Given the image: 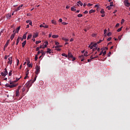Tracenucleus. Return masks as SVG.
<instances>
[{"mask_svg":"<svg viewBox=\"0 0 130 130\" xmlns=\"http://www.w3.org/2000/svg\"><path fill=\"white\" fill-rule=\"evenodd\" d=\"M33 84V82H32V80L28 81L25 85V86L27 88V91H29V88L31 86H32V84Z\"/></svg>","mask_w":130,"mask_h":130,"instance_id":"nucleus-1","label":"nucleus"},{"mask_svg":"<svg viewBox=\"0 0 130 130\" xmlns=\"http://www.w3.org/2000/svg\"><path fill=\"white\" fill-rule=\"evenodd\" d=\"M10 85L9 84H6V87H9V88H15V87H17V84H14V82H10Z\"/></svg>","mask_w":130,"mask_h":130,"instance_id":"nucleus-2","label":"nucleus"},{"mask_svg":"<svg viewBox=\"0 0 130 130\" xmlns=\"http://www.w3.org/2000/svg\"><path fill=\"white\" fill-rule=\"evenodd\" d=\"M36 71L35 72V74H36L37 75H38V74H39V73L40 72V67L38 66H36Z\"/></svg>","mask_w":130,"mask_h":130,"instance_id":"nucleus-3","label":"nucleus"},{"mask_svg":"<svg viewBox=\"0 0 130 130\" xmlns=\"http://www.w3.org/2000/svg\"><path fill=\"white\" fill-rule=\"evenodd\" d=\"M12 63H13V58L12 57H10L8 58V63H9L10 64H12Z\"/></svg>","mask_w":130,"mask_h":130,"instance_id":"nucleus-4","label":"nucleus"},{"mask_svg":"<svg viewBox=\"0 0 130 130\" xmlns=\"http://www.w3.org/2000/svg\"><path fill=\"white\" fill-rule=\"evenodd\" d=\"M15 35H16V32H15V30H13V34H12L10 37V39L11 40H13L14 39Z\"/></svg>","mask_w":130,"mask_h":130,"instance_id":"nucleus-5","label":"nucleus"},{"mask_svg":"<svg viewBox=\"0 0 130 130\" xmlns=\"http://www.w3.org/2000/svg\"><path fill=\"white\" fill-rule=\"evenodd\" d=\"M80 58L81 59V61H84L85 60V57H84V55H81L79 56Z\"/></svg>","mask_w":130,"mask_h":130,"instance_id":"nucleus-6","label":"nucleus"},{"mask_svg":"<svg viewBox=\"0 0 130 130\" xmlns=\"http://www.w3.org/2000/svg\"><path fill=\"white\" fill-rule=\"evenodd\" d=\"M68 57H69V58H73V57H74V56L73 55L72 53L69 52Z\"/></svg>","mask_w":130,"mask_h":130,"instance_id":"nucleus-7","label":"nucleus"},{"mask_svg":"<svg viewBox=\"0 0 130 130\" xmlns=\"http://www.w3.org/2000/svg\"><path fill=\"white\" fill-rule=\"evenodd\" d=\"M23 7V5H21V6H19L16 10L15 12H18V11H20L21 10V8Z\"/></svg>","mask_w":130,"mask_h":130,"instance_id":"nucleus-8","label":"nucleus"},{"mask_svg":"<svg viewBox=\"0 0 130 130\" xmlns=\"http://www.w3.org/2000/svg\"><path fill=\"white\" fill-rule=\"evenodd\" d=\"M9 43H10V40H7L5 46V48H7L8 47V46L9 45Z\"/></svg>","mask_w":130,"mask_h":130,"instance_id":"nucleus-9","label":"nucleus"},{"mask_svg":"<svg viewBox=\"0 0 130 130\" xmlns=\"http://www.w3.org/2000/svg\"><path fill=\"white\" fill-rule=\"evenodd\" d=\"M51 23H52V24H53L54 25H57V23H56V21H55L54 20H52L51 21Z\"/></svg>","mask_w":130,"mask_h":130,"instance_id":"nucleus-10","label":"nucleus"},{"mask_svg":"<svg viewBox=\"0 0 130 130\" xmlns=\"http://www.w3.org/2000/svg\"><path fill=\"white\" fill-rule=\"evenodd\" d=\"M88 47L90 48V49H93V47H94L93 46V43H91L90 45L88 46Z\"/></svg>","mask_w":130,"mask_h":130,"instance_id":"nucleus-11","label":"nucleus"},{"mask_svg":"<svg viewBox=\"0 0 130 130\" xmlns=\"http://www.w3.org/2000/svg\"><path fill=\"white\" fill-rule=\"evenodd\" d=\"M28 32H26L25 34H24L22 37V38L24 39H26V38H27V34Z\"/></svg>","mask_w":130,"mask_h":130,"instance_id":"nucleus-12","label":"nucleus"},{"mask_svg":"<svg viewBox=\"0 0 130 130\" xmlns=\"http://www.w3.org/2000/svg\"><path fill=\"white\" fill-rule=\"evenodd\" d=\"M19 88L16 90V96H17V97H18V96H19Z\"/></svg>","mask_w":130,"mask_h":130,"instance_id":"nucleus-13","label":"nucleus"},{"mask_svg":"<svg viewBox=\"0 0 130 130\" xmlns=\"http://www.w3.org/2000/svg\"><path fill=\"white\" fill-rule=\"evenodd\" d=\"M38 36V32H36V34H34L33 35V38H36Z\"/></svg>","mask_w":130,"mask_h":130,"instance_id":"nucleus-14","label":"nucleus"},{"mask_svg":"<svg viewBox=\"0 0 130 130\" xmlns=\"http://www.w3.org/2000/svg\"><path fill=\"white\" fill-rule=\"evenodd\" d=\"M4 73V74L6 75V76H7V75H8V71L7 70V68H5V71H4V72H3Z\"/></svg>","mask_w":130,"mask_h":130,"instance_id":"nucleus-15","label":"nucleus"},{"mask_svg":"<svg viewBox=\"0 0 130 130\" xmlns=\"http://www.w3.org/2000/svg\"><path fill=\"white\" fill-rule=\"evenodd\" d=\"M125 6H126V7H129L130 6V3H129L127 2H126L125 3Z\"/></svg>","mask_w":130,"mask_h":130,"instance_id":"nucleus-16","label":"nucleus"},{"mask_svg":"<svg viewBox=\"0 0 130 130\" xmlns=\"http://www.w3.org/2000/svg\"><path fill=\"white\" fill-rule=\"evenodd\" d=\"M19 42H20V37H19L17 39L16 45H18V44H19Z\"/></svg>","mask_w":130,"mask_h":130,"instance_id":"nucleus-17","label":"nucleus"},{"mask_svg":"<svg viewBox=\"0 0 130 130\" xmlns=\"http://www.w3.org/2000/svg\"><path fill=\"white\" fill-rule=\"evenodd\" d=\"M26 41H24L22 43V47L24 48L25 47V46L26 45Z\"/></svg>","mask_w":130,"mask_h":130,"instance_id":"nucleus-18","label":"nucleus"},{"mask_svg":"<svg viewBox=\"0 0 130 130\" xmlns=\"http://www.w3.org/2000/svg\"><path fill=\"white\" fill-rule=\"evenodd\" d=\"M52 37V38H58V35H53Z\"/></svg>","mask_w":130,"mask_h":130,"instance_id":"nucleus-19","label":"nucleus"},{"mask_svg":"<svg viewBox=\"0 0 130 130\" xmlns=\"http://www.w3.org/2000/svg\"><path fill=\"white\" fill-rule=\"evenodd\" d=\"M20 27L19 26V27H18L16 28V33H18V32H19V31H20Z\"/></svg>","mask_w":130,"mask_h":130,"instance_id":"nucleus-20","label":"nucleus"},{"mask_svg":"<svg viewBox=\"0 0 130 130\" xmlns=\"http://www.w3.org/2000/svg\"><path fill=\"white\" fill-rule=\"evenodd\" d=\"M71 11H72L73 12H76V11H77V9H76V8H74V7L71 8Z\"/></svg>","mask_w":130,"mask_h":130,"instance_id":"nucleus-21","label":"nucleus"},{"mask_svg":"<svg viewBox=\"0 0 130 130\" xmlns=\"http://www.w3.org/2000/svg\"><path fill=\"white\" fill-rule=\"evenodd\" d=\"M31 37H32V35H29L27 36V40H29V39H30V38H31Z\"/></svg>","mask_w":130,"mask_h":130,"instance_id":"nucleus-22","label":"nucleus"},{"mask_svg":"<svg viewBox=\"0 0 130 130\" xmlns=\"http://www.w3.org/2000/svg\"><path fill=\"white\" fill-rule=\"evenodd\" d=\"M51 50L50 49H47V53H51Z\"/></svg>","mask_w":130,"mask_h":130,"instance_id":"nucleus-23","label":"nucleus"},{"mask_svg":"<svg viewBox=\"0 0 130 130\" xmlns=\"http://www.w3.org/2000/svg\"><path fill=\"white\" fill-rule=\"evenodd\" d=\"M61 55H62V56H65V57H68V55H67L66 53H62L61 54Z\"/></svg>","mask_w":130,"mask_h":130,"instance_id":"nucleus-24","label":"nucleus"},{"mask_svg":"<svg viewBox=\"0 0 130 130\" xmlns=\"http://www.w3.org/2000/svg\"><path fill=\"white\" fill-rule=\"evenodd\" d=\"M78 3V4H79V5H80V6H83V3H82V2H81V1H79V2H77Z\"/></svg>","mask_w":130,"mask_h":130,"instance_id":"nucleus-25","label":"nucleus"},{"mask_svg":"<svg viewBox=\"0 0 130 130\" xmlns=\"http://www.w3.org/2000/svg\"><path fill=\"white\" fill-rule=\"evenodd\" d=\"M89 14H92V13H95V11L93 10H91L89 12Z\"/></svg>","mask_w":130,"mask_h":130,"instance_id":"nucleus-26","label":"nucleus"},{"mask_svg":"<svg viewBox=\"0 0 130 130\" xmlns=\"http://www.w3.org/2000/svg\"><path fill=\"white\" fill-rule=\"evenodd\" d=\"M28 75H29V70L26 69V76H28Z\"/></svg>","mask_w":130,"mask_h":130,"instance_id":"nucleus-27","label":"nucleus"},{"mask_svg":"<svg viewBox=\"0 0 130 130\" xmlns=\"http://www.w3.org/2000/svg\"><path fill=\"white\" fill-rule=\"evenodd\" d=\"M62 40H64V41H69V39L66 38H62Z\"/></svg>","mask_w":130,"mask_h":130,"instance_id":"nucleus-28","label":"nucleus"},{"mask_svg":"<svg viewBox=\"0 0 130 130\" xmlns=\"http://www.w3.org/2000/svg\"><path fill=\"white\" fill-rule=\"evenodd\" d=\"M7 17V18H12V15L10 14H8Z\"/></svg>","mask_w":130,"mask_h":130,"instance_id":"nucleus-29","label":"nucleus"},{"mask_svg":"<svg viewBox=\"0 0 130 130\" xmlns=\"http://www.w3.org/2000/svg\"><path fill=\"white\" fill-rule=\"evenodd\" d=\"M84 56H88V52H85L84 53Z\"/></svg>","mask_w":130,"mask_h":130,"instance_id":"nucleus-30","label":"nucleus"},{"mask_svg":"<svg viewBox=\"0 0 130 130\" xmlns=\"http://www.w3.org/2000/svg\"><path fill=\"white\" fill-rule=\"evenodd\" d=\"M61 45H57L55 47V48H59V47H61Z\"/></svg>","mask_w":130,"mask_h":130,"instance_id":"nucleus-31","label":"nucleus"},{"mask_svg":"<svg viewBox=\"0 0 130 130\" xmlns=\"http://www.w3.org/2000/svg\"><path fill=\"white\" fill-rule=\"evenodd\" d=\"M121 29H122V27H121L118 28V29H117V32H120V31H121Z\"/></svg>","mask_w":130,"mask_h":130,"instance_id":"nucleus-32","label":"nucleus"},{"mask_svg":"<svg viewBox=\"0 0 130 130\" xmlns=\"http://www.w3.org/2000/svg\"><path fill=\"white\" fill-rule=\"evenodd\" d=\"M32 64H33L32 63L28 64V65H27L28 67V68H32Z\"/></svg>","mask_w":130,"mask_h":130,"instance_id":"nucleus-33","label":"nucleus"},{"mask_svg":"<svg viewBox=\"0 0 130 130\" xmlns=\"http://www.w3.org/2000/svg\"><path fill=\"white\" fill-rule=\"evenodd\" d=\"M39 43H41V41H38L36 42V44H39Z\"/></svg>","mask_w":130,"mask_h":130,"instance_id":"nucleus-34","label":"nucleus"},{"mask_svg":"<svg viewBox=\"0 0 130 130\" xmlns=\"http://www.w3.org/2000/svg\"><path fill=\"white\" fill-rule=\"evenodd\" d=\"M77 17H78V18H81V17H83V15L82 14H78L77 15Z\"/></svg>","mask_w":130,"mask_h":130,"instance_id":"nucleus-35","label":"nucleus"},{"mask_svg":"<svg viewBox=\"0 0 130 130\" xmlns=\"http://www.w3.org/2000/svg\"><path fill=\"white\" fill-rule=\"evenodd\" d=\"M92 46H93V47L96 48V47L97 46V43H94L93 45L92 44Z\"/></svg>","mask_w":130,"mask_h":130,"instance_id":"nucleus-36","label":"nucleus"},{"mask_svg":"<svg viewBox=\"0 0 130 130\" xmlns=\"http://www.w3.org/2000/svg\"><path fill=\"white\" fill-rule=\"evenodd\" d=\"M101 14H104V13H105L104 9H102L101 11Z\"/></svg>","mask_w":130,"mask_h":130,"instance_id":"nucleus-37","label":"nucleus"},{"mask_svg":"<svg viewBox=\"0 0 130 130\" xmlns=\"http://www.w3.org/2000/svg\"><path fill=\"white\" fill-rule=\"evenodd\" d=\"M12 70L10 71V72L9 73V76L11 77L12 76Z\"/></svg>","mask_w":130,"mask_h":130,"instance_id":"nucleus-38","label":"nucleus"},{"mask_svg":"<svg viewBox=\"0 0 130 130\" xmlns=\"http://www.w3.org/2000/svg\"><path fill=\"white\" fill-rule=\"evenodd\" d=\"M110 7H113V2H110Z\"/></svg>","mask_w":130,"mask_h":130,"instance_id":"nucleus-39","label":"nucleus"},{"mask_svg":"<svg viewBox=\"0 0 130 130\" xmlns=\"http://www.w3.org/2000/svg\"><path fill=\"white\" fill-rule=\"evenodd\" d=\"M102 41H103L102 40H100L99 41L97 42V44H99V43H101Z\"/></svg>","mask_w":130,"mask_h":130,"instance_id":"nucleus-40","label":"nucleus"},{"mask_svg":"<svg viewBox=\"0 0 130 130\" xmlns=\"http://www.w3.org/2000/svg\"><path fill=\"white\" fill-rule=\"evenodd\" d=\"M19 62H20V61L18 59H17V64H16L17 66H19Z\"/></svg>","mask_w":130,"mask_h":130,"instance_id":"nucleus-41","label":"nucleus"},{"mask_svg":"<svg viewBox=\"0 0 130 130\" xmlns=\"http://www.w3.org/2000/svg\"><path fill=\"white\" fill-rule=\"evenodd\" d=\"M37 78V76H36L34 79V81H32V83H34V82H35V81H36V79Z\"/></svg>","mask_w":130,"mask_h":130,"instance_id":"nucleus-42","label":"nucleus"},{"mask_svg":"<svg viewBox=\"0 0 130 130\" xmlns=\"http://www.w3.org/2000/svg\"><path fill=\"white\" fill-rule=\"evenodd\" d=\"M46 53V52H44L43 53H42V56H44V55H45V54Z\"/></svg>","mask_w":130,"mask_h":130,"instance_id":"nucleus-43","label":"nucleus"},{"mask_svg":"<svg viewBox=\"0 0 130 130\" xmlns=\"http://www.w3.org/2000/svg\"><path fill=\"white\" fill-rule=\"evenodd\" d=\"M124 23V19H122L121 21V24H123Z\"/></svg>","mask_w":130,"mask_h":130,"instance_id":"nucleus-44","label":"nucleus"},{"mask_svg":"<svg viewBox=\"0 0 130 130\" xmlns=\"http://www.w3.org/2000/svg\"><path fill=\"white\" fill-rule=\"evenodd\" d=\"M1 75H2L3 77L6 76V75H5V73H4V72L1 73Z\"/></svg>","mask_w":130,"mask_h":130,"instance_id":"nucleus-45","label":"nucleus"},{"mask_svg":"<svg viewBox=\"0 0 130 130\" xmlns=\"http://www.w3.org/2000/svg\"><path fill=\"white\" fill-rule=\"evenodd\" d=\"M20 79H21V77L20 78H16L15 82H18V81H19V80H20Z\"/></svg>","mask_w":130,"mask_h":130,"instance_id":"nucleus-46","label":"nucleus"},{"mask_svg":"<svg viewBox=\"0 0 130 130\" xmlns=\"http://www.w3.org/2000/svg\"><path fill=\"white\" fill-rule=\"evenodd\" d=\"M106 54V51H105L104 52H103V55L104 56Z\"/></svg>","mask_w":130,"mask_h":130,"instance_id":"nucleus-47","label":"nucleus"},{"mask_svg":"<svg viewBox=\"0 0 130 130\" xmlns=\"http://www.w3.org/2000/svg\"><path fill=\"white\" fill-rule=\"evenodd\" d=\"M62 25H68V23H67V22H62Z\"/></svg>","mask_w":130,"mask_h":130,"instance_id":"nucleus-48","label":"nucleus"},{"mask_svg":"<svg viewBox=\"0 0 130 130\" xmlns=\"http://www.w3.org/2000/svg\"><path fill=\"white\" fill-rule=\"evenodd\" d=\"M35 59V60H37V59H38V57H37V55H36Z\"/></svg>","mask_w":130,"mask_h":130,"instance_id":"nucleus-49","label":"nucleus"},{"mask_svg":"<svg viewBox=\"0 0 130 130\" xmlns=\"http://www.w3.org/2000/svg\"><path fill=\"white\" fill-rule=\"evenodd\" d=\"M91 6H93V4H91L89 3V4L87 5V6H88V7H91Z\"/></svg>","mask_w":130,"mask_h":130,"instance_id":"nucleus-50","label":"nucleus"},{"mask_svg":"<svg viewBox=\"0 0 130 130\" xmlns=\"http://www.w3.org/2000/svg\"><path fill=\"white\" fill-rule=\"evenodd\" d=\"M40 28H42V27L44 28V25L43 24H41L40 25Z\"/></svg>","mask_w":130,"mask_h":130,"instance_id":"nucleus-51","label":"nucleus"},{"mask_svg":"<svg viewBox=\"0 0 130 130\" xmlns=\"http://www.w3.org/2000/svg\"><path fill=\"white\" fill-rule=\"evenodd\" d=\"M92 50H93V51H95V50H97V47L93 48Z\"/></svg>","mask_w":130,"mask_h":130,"instance_id":"nucleus-52","label":"nucleus"},{"mask_svg":"<svg viewBox=\"0 0 130 130\" xmlns=\"http://www.w3.org/2000/svg\"><path fill=\"white\" fill-rule=\"evenodd\" d=\"M107 8L108 9V10H111V7H110V6H108L107 7Z\"/></svg>","mask_w":130,"mask_h":130,"instance_id":"nucleus-53","label":"nucleus"},{"mask_svg":"<svg viewBox=\"0 0 130 130\" xmlns=\"http://www.w3.org/2000/svg\"><path fill=\"white\" fill-rule=\"evenodd\" d=\"M44 28H48V25H44Z\"/></svg>","mask_w":130,"mask_h":130,"instance_id":"nucleus-54","label":"nucleus"},{"mask_svg":"<svg viewBox=\"0 0 130 130\" xmlns=\"http://www.w3.org/2000/svg\"><path fill=\"white\" fill-rule=\"evenodd\" d=\"M58 22H62V19L61 18H60L58 20Z\"/></svg>","mask_w":130,"mask_h":130,"instance_id":"nucleus-55","label":"nucleus"},{"mask_svg":"<svg viewBox=\"0 0 130 130\" xmlns=\"http://www.w3.org/2000/svg\"><path fill=\"white\" fill-rule=\"evenodd\" d=\"M39 49H40V48L39 47H37L36 48V51H39Z\"/></svg>","mask_w":130,"mask_h":130,"instance_id":"nucleus-56","label":"nucleus"},{"mask_svg":"<svg viewBox=\"0 0 130 130\" xmlns=\"http://www.w3.org/2000/svg\"><path fill=\"white\" fill-rule=\"evenodd\" d=\"M26 89L25 88V87H23L22 88V92H24L25 91Z\"/></svg>","mask_w":130,"mask_h":130,"instance_id":"nucleus-57","label":"nucleus"},{"mask_svg":"<svg viewBox=\"0 0 130 130\" xmlns=\"http://www.w3.org/2000/svg\"><path fill=\"white\" fill-rule=\"evenodd\" d=\"M108 36H111V32H109L108 34H107Z\"/></svg>","mask_w":130,"mask_h":130,"instance_id":"nucleus-58","label":"nucleus"},{"mask_svg":"<svg viewBox=\"0 0 130 130\" xmlns=\"http://www.w3.org/2000/svg\"><path fill=\"white\" fill-rule=\"evenodd\" d=\"M44 43H45V44H46L47 45H48V42L45 41V42H44Z\"/></svg>","mask_w":130,"mask_h":130,"instance_id":"nucleus-59","label":"nucleus"},{"mask_svg":"<svg viewBox=\"0 0 130 130\" xmlns=\"http://www.w3.org/2000/svg\"><path fill=\"white\" fill-rule=\"evenodd\" d=\"M107 40H108V41H110V40H111V37L107 39Z\"/></svg>","mask_w":130,"mask_h":130,"instance_id":"nucleus-60","label":"nucleus"},{"mask_svg":"<svg viewBox=\"0 0 130 130\" xmlns=\"http://www.w3.org/2000/svg\"><path fill=\"white\" fill-rule=\"evenodd\" d=\"M59 43L58 42H55V45H58Z\"/></svg>","mask_w":130,"mask_h":130,"instance_id":"nucleus-61","label":"nucleus"},{"mask_svg":"<svg viewBox=\"0 0 130 130\" xmlns=\"http://www.w3.org/2000/svg\"><path fill=\"white\" fill-rule=\"evenodd\" d=\"M111 54V52H109V53L108 54V56H110Z\"/></svg>","mask_w":130,"mask_h":130,"instance_id":"nucleus-62","label":"nucleus"},{"mask_svg":"<svg viewBox=\"0 0 130 130\" xmlns=\"http://www.w3.org/2000/svg\"><path fill=\"white\" fill-rule=\"evenodd\" d=\"M40 48L44 49V47H43V46L41 45L40 47Z\"/></svg>","mask_w":130,"mask_h":130,"instance_id":"nucleus-63","label":"nucleus"},{"mask_svg":"<svg viewBox=\"0 0 130 130\" xmlns=\"http://www.w3.org/2000/svg\"><path fill=\"white\" fill-rule=\"evenodd\" d=\"M119 26V23H117L116 25V27H117Z\"/></svg>","mask_w":130,"mask_h":130,"instance_id":"nucleus-64","label":"nucleus"}]
</instances>
